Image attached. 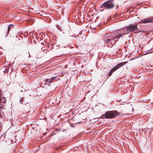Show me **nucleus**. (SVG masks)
<instances>
[{
	"label": "nucleus",
	"mask_w": 153,
	"mask_h": 153,
	"mask_svg": "<svg viewBox=\"0 0 153 153\" xmlns=\"http://www.w3.org/2000/svg\"><path fill=\"white\" fill-rule=\"evenodd\" d=\"M114 0H108L104 2L101 5L100 8H103V9H100V11H103L104 9L109 10L113 8L114 6V4L113 2Z\"/></svg>",
	"instance_id": "nucleus-1"
},
{
	"label": "nucleus",
	"mask_w": 153,
	"mask_h": 153,
	"mask_svg": "<svg viewBox=\"0 0 153 153\" xmlns=\"http://www.w3.org/2000/svg\"><path fill=\"white\" fill-rule=\"evenodd\" d=\"M120 113L116 110L108 111L105 113V119H112L116 117Z\"/></svg>",
	"instance_id": "nucleus-2"
},
{
	"label": "nucleus",
	"mask_w": 153,
	"mask_h": 153,
	"mask_svg": "<svg viewBox=\"0 0 153 153\" xmlns=\"http://www.w3.org/2000/svg\"><path fill=\"white\" fill-rule=\"evenodd\" d=\"M127 30L129 32H134L136 33H138L140 29L138 28L137 24H130L127 27Z\"/></svg>",
	"instance_id": "nucleus-3"
},
{
	"label": "nucleus",
	"mask_w": 153,
	"mask_h": 153,
	"mask_svg": "<svg viewBox=\"0 0 153 153\" xmlns=\"http://www.w3.org/2000/svg\"><path fill=\"white\" fill-rule=\"evenodd\" d=\"M125 35V34L124 33L117 34L114 36L112 37V41H114L115 39H118L114 41V42L115 43L118 41V39L120 38L123 39V37Z\"/></svg>",
	"instance_id": "nucleus-4"
},
{
	"label": "nucleus",
	"mask_w": 153,
	"mask_h": 153,
	"mask_svg": "<svg viewBox=\"0 0 153 153\" xmlns=\"http://www.w3.org/2000/svg\"><path fill=\"white\" fill-rule=\"evenodd\" d=\"M140 21L138 22V24H147L153 22V21L151 20V17L148 19H144L142 20H141V19H140Z\"/></svg>",
	"instance_id": "nucleus-5"
},
{
	"label": "nucleus",
	"mask_w": 153,
	"mask_h": 153,
	"mask_svg": "<svg viewBox=\"0 0 153 153\" xmlns=\"http://www.w3.org/2000/svg\"><path fill=\"white\" fill-rule=\"evenodd\" d=\"M104 43L105 44H107L108 43H109L111 45V46L113 45H114L115 44V42L114 43H113L111 42L112 40V38L111 39L107 38H104Z\"/></svg>",
	"instance_id": "nucleus-6"
},
{
	"label": "nucleus",
	"mask_w": 153,
	"mask_h": 153,
	"mask_svg": "<svg viewBox=\"0 0 153 153\" xmlns=\"http://www.w3.org/2000/svg\"><path fill=\"white\" fill-rule=\"evenodd\" d=\"M128 62H125L118 63L114 67L116 70L120 68L121 67L125 65Z\"/></svg>",
	"instance_id": "nucleus-7"
},
{
	"label": "nucleus",
	"mask_w": 153,
	"mask_h": 153,
	"mask_svg": "<svg viewBox=\"0 0 153 153\" xmlns=\"http://www.w3.org/2000/svg\"><path fill=\"white\" fill-rule=\"evenodd\" d=\"M13 26L14 25L12 24H10L8 26L7 32L5 34L4 36L5 37L8 36L9 31L11 28H13Z\"/></svg>",
	"instance_id": "nucleus-8"
},
{
	"label": "nucleus",
	"mask_w": 153,
	"mask_h": 153,
	"mask_svg": "<svg viewBox=\"0 0 153 153\" xmlns=\"http://www.w3.org/2000/svg\"><path fill=\"white\" fill-rule=\"evenodd\" d=\"M117 70L114 67L112 68L110 71H108L107 74H108V77L111 76L113 72Z\"/></svg>",
	"instance_id": "nucleus-9"
},
{
	"label": "nucleus",
	"mask_w": 153,
	"mask_h": 153,
	"mask_svg": "<svg viewBox=\"0 0 153 153\" xmlns=\"http://www.w3.org/2000/svg\"><path fill=\"white\" fill-rule=\"evenodd\" d=\"M56 78V77H54L51 78V79L50 80L49 82H48V83H51L52 82H53V81Z\"/></svg>",
	"instance_id": "nucleus-10"
},
{
	"label": "nucleus",
	"mask_w": 153,
	"mask_h": 153,
	"mask_svg": "<svg viewBox=\"0 0 153 153\" xmlns=\"http://www.w3.org/2000/svg\"><path fill=\"white\" fill-rule=\"evenodd\" d=\"M1 90H0V95L1 94ZM3 98H4V100H3V101H2L1 100V98H0V103H1V102H6V98L4 97H3Z\"/></svg>",
	"instance_id": "nucleus-11"
},
{
	"label": "nucleus",
	"mask_w": 153,
	"mask_h": 153,
	"mask_svg": "<svg viewBox=\"0 0 153 153\" xmlns=\"http://www.w3.org/2000/svg\"><path fill=\"white\" fill-rule=\"evenodd\" d=\"M105 114V113L104 114H102V115H101L100 117L99 118V119H103V118L105 119V115H106Z\"/></svg>",
	"instance_id": "nucleus-12"
},
{
	"label": "nucleus",
	"mask_w": 153,
	"mask_h": 153,
	"mask_svg": "<svg viewBox=\"0 0 153 153\" xmlns=\"http://www.w3.org/2000/svg\"><path fill=\"white\" fill-rule=\"evenodd\" d=\"M50 80V79H45L44 82V83H45H45H47V82L48 83V82H49V81Z\"/></svg>",
	"instance_id": "nucleus-13"
},
{
	"label": "nucleus",
	"mask_w": 153,
	"mask_h": 153,
	"mask_svg": "<svg viewBox=\"0 0 153 153\" xmlns=\"http://www.w3.org/2000/svg\"><path fill=\"white\" fill-rule=\"evenodd\" d=\"M8 69L7 68H5L4 71H3L5 73H7L8 72Z\"/></svg>",
	"instance_id": "nucleus-14"
},
{
	"label": "nucleus",
	"mask_w": 153,
	"mask_h": 153,
	"mask_svg": "<svg viewBox=\"0 0 153 153\" xmlns=\"http://www.w3.org/2000/svg\"><path fill=\"white\" fill-rule=\"evenodd\" d=\"M23 98H21L20 99V102L22 104V102H23Z\"/></svg>",
	"instance_id": "nucleus-15"
},
{
	"label": "nucleus",
	"mask_w": 153,
	"mask_h": 153,
	"mask_svg": "<svg viewBox=\"0 0 153 153\" xmlns=\"http://www.w3.org/2000/svg\"><path fill=\"white\" fill-rule=\"evenodd\" d=\"M151 21L153 20V17H151Z\"/></svg>",
	"instance_id": "nucleus-16"
},
{
	"label": "nucleus",
	"mask_w": 153,
	"mask_h": 153,
	"mask_svg": "<svg viewBox=\"0 0 153 153\" xmlns=\"http://www.w3.org/2000/svg\"><path fill=\"white\" fill-rule=\"evenodd\" d=\"M118 8V6H116V9L117 10Z\"/></svg>",
	"instance_id": "nucleus-17"
},
{
	"label": "nucleus",
	"mask_w": 153,
	"mask_h": 153,
	"mask_svg": "<svg viewBox=\"0 0 153 153\" xmlns=\"http://www.w3.org/2000/svg\"><path fill=\"white\" fill-rule=\"evenodd\" d=\"M149 53V52H148V53H146L145 54V55L146 54H147V53Z\"/></svg>",
	"instance_id": "nucleus-18"
},
{
	"label": "nucleus",
	"mask_w": 153,
	"mask_h": 153,
	"mask_svg": "<svg viewBox=\"0 0 153 153\" xmlns=\"http://www.w3.org/2000/svg\"><path fill=\"white\" fill-rule=\"evenodd\" d=\"M1 108H0V112H1ZM1 114V112H0V114Z\"/></svg>",
	"instance_id": "nucleus-19"
},
{
	"label": "nucleus",
	"mask_w": 153,
	"mask_h": 153,
	"mask_svg": "<svg viewBox=\"0 0 153 153\" xmlns=\"http://www.w3.org/2000/svg\"><path fill=\"white\" fill-rule=\"evenodd\" d=\"M65 131V130H63V132H64Z\"/></svg>",
	"instance_id": "nucleus-20"
},
{
	"label": "nucleus",
	"mask_w": 153,
	"mask_h": 153,
	"mask_svg": "<svg viewBox=\"0 0 153 153\" xmlns=\"http://www.w3.org/2000/svg\"><path fill=\"white\" fill-rule=\"evenodd\" d=\"M150 51L149 50H148V51Z\"/></svg>",
	"instance_id": "nucleus-21"
},
{
	"label": "nucleus",
	"mask_w": 153,
	"mask_h": 153,
	"mask_svg": "<svg viewBox=\"0 0 153 153\" xmlns=\"http://www.w3.org/2000/svg\"><path fill=\"white\" fill-rule=\"evenodd\" d=\"M48 86H50V85H49V84H48Z\"/></svg>",
	"instance_id": "nucleus-22"
}]
</instances>
